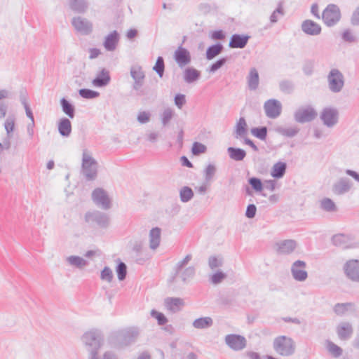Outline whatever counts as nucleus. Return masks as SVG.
<instances>
[{"instance_id":"1","label":"nucleus","mask_w":359,"mask_h":359,"mask_svg":"<svg viewBox=\"0 0 359 359\" xmlns=\"http://www.w3.org/2000/svg\"><path fill=\"white\" fill-rule=\"evenodd\" d=\"M140 334L137 327H130L123 329L114 333L109 338L110 345L116 349H121L134 344Z\"/></svg>"},{"instance_id":"2","label":"nucleus","mask_w":359,"mask_h":359,"mask_svg":"<svg viewBox=\"0 0 359 359\" xmlns=\"http://www.w3.org/2000/svg\"><path fill=\"white\" fill-rule=\"evenodd\" d=\"M81 339L89 353V359L98 355L99 350L102 346L104 341L101 331L98 330H88L82 335Z\"/></svg>"},{"instance_id":"3","label":"nucleus","mask_w":359,"mask_h":359,"mask_svg":"<svg viewBox=\"0 0 359 359\" xmlns=\"http://www.w3.org/2000/svg\"><path fill=\"white\" fill-rule=\"evenodd\" d=\"M98 163L90 151L83 150L81 172L87 180H95L97 176Z\"/></svg>"},{"instance_id":"4","label":"nucleus","mask_w":359,"mask_h":359,"mask_svg":"<svg viewBox=\"0 0 359 359\" xmlns=\"http://www.w3.org/2000/svg\"><path fill=\"white\" fill-rule=\"evenodd\" d=\"M273 348L278 355L290 357L295 353L296 344L291 337L280 335L273 339Z\"/></svg>"},{"instance_id":"5","label":"nucleus","mask_w":359,"mask_h":359,"mask_svg":"<svg viewBox=\"0 0 359 359\" xmlns=\"http://www.w3.org/2000/svg\"><path fill=\"white\" fill-rule=\"evenodd\" d=\"M329 90L333 93H340L344 86V76L343 74L336 68L332 69L327 76Z\"/></svg>"},{"instance_id":"6","label":"nucleus","mask_w":359,"mask_h":359,"mask_svg":"<svg viewBox=\"0 0 359 359\" xmlns=\"http://www.w3.org/2000/svg\"><path fill=\"white\" fill-rule=\"evenodd\" d=\"M85 221L90 224H96L101 229H107L110 224L109 216L98 210L86 212Z\"/></svg>"},{"instance_id":"7","label":"nucleus","mask_w":359,"mask_h":359,"mask_svg":"<svg viewBox=\"0 0 359 359\" xmlns=\"http://www.w3.org/2000/svg\"><path fill=\"white\" fill-rule=\"evenodd\" d=\"M317 116L316 110L311 105L300 107L294 112V119L299 123L311 122Z\"/></svg>"},{"instance_id":"8","label":"nucleus","mask_w":359,"mask_h":359,"mask_svg":"<svg viewBox=\"0 0 359 359\" xmlns=\"http://www.w3.org/2000/svg\"><path fill=\"white\" fill-rule=\"evenodd\" d=\"M320 118L326 127L332 128L339 122V110L334 107H326L323 109Z\"/></svg>"},{"instance_id":"9","label":"nucleus","mask_w":359,"mask_h":359,"mask_svg":"<svg viewBox=\"0 0 359 359\" xmlns=\"http://www.w3.org/2000/svg\"><path fill=\"white\" fill-rule=\"evenodd\" d=\"M130 74L133 80V89L136 91L137 95H143L142 88L144 84L145 74L142 68L139 65H133L130 67Z\"/></svg>"},{"instance_id":"10","label":"nucleus","mask_w":359,"mask_h":359,"mask_svg":"<svg viewBox=\"0 0 359 359\" xmlns=\"http://www.w3.org/2000/svg\"><path fill=\"white\" fill-rule=\"evenodd\" d=\"M340 18L339 8L335 4H329L322 14V19L328 27H332L337 24L339 21Z\"/></svg>"},{"instance_id":"11","label":"nucleus","mask_w":359,"mask_h":359,"mask_svg":"<svg viewBox=\"0 0 359 359\" xmlns=\"http://www.w3.org/2000/svg\"><path fill=\"white\" fill-rule=\"evenodd\" d=\"M343 271L348 280L359 283V259L347 260L343 265Z\"/></svg>"},{"instance_id":"12","label":"nucleus","mask_w":359,"mask_h":359,"mask_svg":"<svg viewBox=\"0 0 359 359\" xmlns=\"http://www.w3.org/2000/svg\"><path fill=\"white\" fill-rule=\"evenodd\" d=\"M306 264L304 261L297 260L291 265V274L292 278L299 282H303L308 278V273L306 270Z\"/></svg>"},{"instance_id":"13","label":"nucleus","mask_w":359,"mask_h":359,"mask_svg":"<svg viewBox=\"0 0 359 359\" xmlns=\"http://www.w3.org/2000/svg\"><path fill=\"white\" fill-rule=\"evenodd\" d=\"M92 198L94 203L103 210H108L111 208L110 199L107 192L101 188H97L93 191Z\"/></svg>"},{"instance_id":"14","label":"nucleus","mask_w":359,"mask_h":359,"mask_svg":"<svg viewBox=\"0 0 359 359\" xmlns=\"http://www.w3.org/2000/svg\"><path fill=\"white\" fill-rule=\"evenodd\" d=\"M225 343L235 351L244 349L247 345V341L244 337L235 334H227L225 337Z\"/></svg>"},{"instance_id":"15","label":"nucleus","mask_w":359,"mask_h":359,"mask_svg":"<svg viewBox=\"0 0 359 359\" xmlns=\"http://www.w3.org/2000/svg\"><path fill=\"white\" fill-rule=\"evenodd\" d=\"M72 25L78 32L83 35H88L93 31L92 22L80 16L73 18Z\"/></svg>"},{"instance_id":"16","label":"nucleus","mask_w":359,"mask_h":359,"mask_svg":"<svg viewBox=\"0 0 359 359\" xmlns=\"http://www.w3.org/2000/svg\"><path fill=\"white\" fill-rule=\"evenodd\" d=\"M264 109L267 117L276 118L278 117L281 113L282 104L278 100L271 99L265 102Z\"/></svg>"},{"instance_id":"17","label":"nucleus","mask_w":359,"mask_h":359,"mask_svg":"<svg viewBox=\"0 0 359 359\" xmlns=\"http://www.w3.org/2000/svg\"><path fill=\"white\" fill-rule=\"evenodd\" d=\"M174 59L180 68L189 65L191 60L189 51L182 46H179L176 49L174 53Z\"/></svg>"},{"instance_id":"18","label":"nucleus","mask_w":359,"mask_h":359,"mask_svg":"<svg viewBox=\"0 0 359 359\" xmlns=\"http://www.w3.org/2000/svg\"><path fill=\"white\" fill-rule=\"evenodd\" d=\"M336 332L339 339L347 340L352 336L353 329L350 323L343 321L337 326Z\"/></svg>"},{"instance_id":"19","label":"nucleus","mask_w":359,"mask_h":359,"mask_svg":"<svg viewBox=\"0 0 359 359\" xmlns=\"http://www.w3.org/2000/svg\"><path fill=\"white\" fill-rule=\"evenodd\" d=\"M276 246L278 254L289 255L296 249L297 243L294 240L288 239L278 242Z\"/></svg>"},{"instance_id":"20","label":"nucleus","mask_w":359,"mask_h":359,"mask_svg":"<svg viewBox=\"0 0 359 359\" xmlns=\"http://www.w3.org/2000/svg\"><path fill=\"white\" fill-rule=\"evenodd\" d=\"M175 276L172 278L173 280L179 278L183 283H187L195 275L196 269L194 266H190L180 269H175Z\"/></svg>"},{"instance_id":"21","label":"nucleus","mask_w":359,"mask_h":359,"mask_svg":"<svg viewBox=\"0 0 359 359\" xmlns=\"http://www.w3.org/2000/svg\"><path fill=\"white\" fill-rule=\"evenodd\" d=\"M111 81V76L109 70L103 68L96 75L92 81V84L98 88L107 86Z\"/></svg>"},{"instance_id":"22","label":"nucleus","mask_w":359,"mask_h":359,"mask_svg":"<svg viewBox=\"0 0 359 359\" xmlns=\"http://www.w3.org/2000/svg\"><path fill=\"white\" fill-rule=\"evenodd\" d=\"M302 30L306 34L317 36L321 32V27L311 20H306L302 23Z\"/></svg>"},{"instance_id":"23","label":"nucleus","mask_w":359,"mask_h":359,"mask_svg":"<svg viewBox=\"0 0 359 359\" xmlns=\"http://www.w3.org/2000/svg\"><path fill=\"white\" fill-rule=\"evenodd\" d=\"M351 181L346 177L339 179L332 187V191L336 195H342L348 192L351 188Z\"/></svg>"},{"instance_id":"24","label":"nucleus","mask_w":359,"mask_h":359,"mask_svg":"<svg viewBox=\"0 0 359 359\" xmlns=\"http://www.w3.org/2000/svg\"><path fill=\"white\" fill-rule=\"evenodd\" d=\"M184 304V300L179 297H167L164 300L165 308L172 313L180 311Z\"/></svg>"},{"instance_id":"25","label":"nucleus","mask_w":359,"mask_h":359,"mask_svg":"<svg viewBox=\"0 0 359 359\" xmlns=\"http://www.w3.org/2000/svg\"><path fill=\"white\" fill-rule=\"evenodd\" d=\"M161 240V229L158 227L152 228L149 233V248L156 250L160 245Z\"/></svg>"},{"instance_id":"26","label":"nucleus","mask_w":359,"mask_h":359,"mask_svg":"<svg viewBox=\"0 0 359 359\" xmlns=\"http://www.w3.org/2000/svg\"><path fill=\"white\" fill-rule=\"evenodd\" d=\"M248 133V127L244 117H240L234 128V137L236 139L244 138Z\"/></svg>"},{"instance_id":"27","label":"nucleus","mask_w":359,"mask_h":359,"mask_svg":"<svg viewBox=\"0 0 359 359\" xmlns=\"http://www.w3.org/2000/svg\"><path fill=\"white\" fill-rule=\"evenodd\" d=\"M332 241L334 245L342 248H350L352 244L351 237L349 235L343 233L333 236Z\"/></svg>"},{"instance_id":"28","label":"nucleus","mask_w":359,"mask_h":359,"mask_svg":"<svg viewBox=\"0 0 359 359\" xmlns=\"http://www.w3.org/2000/svg\"><path fill=\"white\" fill-rule=\"evenodd\" d=\"M65 262L67 265L76 268L78 269H83L88 265V262L81 257L77 255H71L65 258Z\"/></svg>"},{"instance_id":"29","label":"nucleus","mask_w":359,"mask_h":359,"mask_svg":"<svg viewBox=\"0 0 359 359\" xmlns=\"http://www.w3.org/2000/svg\"><path fill=\"white\" fill-rule=\"evenodd\" d=\"M201 77V72L194 67H187L183 72V79L187 83H196Z\"/></svg>"},{"instance_id":"30","label":"nucleus","mask_w":359,"mask_h":359,"mask_svg":"<svg viewBox=\"0 0 359 359\" xmlns=\"http://www.w3.org/2000/svg\"><path fill=\"white\" fill-rule=\"evenodd\" d=\"M118 40V34L114 30L105 37L103 46L107 51H114L116 48Z\"/></svg>"},{"instance_id":"31","label":"nucleus","mask_w":359,"mask_h":359,"mask_svg":"<svg viewBox=\"0 0 359 359\" xmlns=\"http://www.w3.org/2000/svg\"><path fill=\"white\" fill-rule=\"evenodd\" d=\"M250 36L238 34H233L229 46L233 48H243L248 43Z\"/></svg>"},{"instance_id":"32","label":"nucleus","mask_w":359,"mask_h":359,"mask_svg":"<svg viewBox=\"0 0 359 359\" xmlns=\"http://www.w3.org/2000/svg\"><path fill=\"white\" fill-rule=\"evenodd\" d=\"M286 170L287 163L283 161H278L272 166L270 175L275 179H281L284 177Z\"/></svg>"},{"instance_id":"33","label":"nucleus","mask_w":359,"mask_h":359,"mask_svg":"<svg viewBox=\"0 0 359 359\" xmlns=\"http://www.w3.org/2000/svg\"><path fill=\"white\" fill-rule=\"evenodd\" d=\"M247 83L248 88L250 90H255L258 88L259 83V76L258 71L256 68L252 67L250 69L249 74L247 76Z\"/></svg>"},{"instance_id":"34","label":"nucleus","mask_w":359,"mask_h":359,"mask_svg":"<svg viewBox=\"0 0 359 359\" xmlns=\"http://www.w3.org/2000/svg\"><path fill=\"white\" fill-rule=\"evenodd\" d=\"M58 132L65 137H67L72 133V123L67 118H62L58 123Z\"/></svg>"},{"instance_id":"35","label":"nucleus","mask_w":359,"mask_h":359,"mask_svg":"<svg viewBox=\"0 0 359 359\" xmlns=\"http://www.w3.org/2000/svg\"><path fill=\"white\" fill-rule=\"evenodd\" d=\"M325 346L329 354L334 358H339L343 354V349L330 340L325 341Z\"/></svg>"},{"instance_id":"36","label":"nucleus","mask_w":359,"mask_h":359,"mask_svg":"<svg viewBox=\"0 0 359 359\" xmlns=\"http://www.w3.org/2000/svg\"><path fill=\"white\" fill-rule=\"evenodd\" d=\"M192 325L196 329H207L213 325V320L210 317H201L196 319Z\"/></svg>"},{"instance_id":"37","label":"nucleus","mask_w":359,"mask_h":359,"mask_svg":"<svg viewBox=\"0 0 359 359\" xmlns=\"http://www.w3.org/2000/svg\"><path fill=\"white\" fill-rule=\"evenodd\" d=\"M227 151L229 157L236 161L243 160L246 156L245 151L240 148L229 147Z\"/></svg>"},{"instance_id":"38","label":"nucleus","mask_w":359,"mask_h":359,"mask_svg":"<svg viewBox=\"0 0 359 359\" xmlns=\"http://www.w3.org/2000/svg\"><path fill=\"white\" fill-rule=\"evenodd\" d=\"M223 48V46L219 43L208 47L205 54L207 60H210L215 58L222 52Z\"/></svg>"},{"instance_id":"39","label":"nucleus","mask_w":359,"mask_h":359,"mask_svg":"<svg viewBox=\"0 0 359 359\" xmlns=\"http://www.w3.org/2000/svg\"><path fill=\"white\" fill-rule=\"evenodd\" d=\"M69 6L72 10L76 13H84L88 7L85 0H70Z\"/></svg>"},{"instance_id":"40","label":"nucleus","mask_w":359,"mask_h":359,"mask_svg":"<svg viewBox=\"0 0 359 359\" xmlns=\"http://www.w3.org/2000/svg\"><path fill=\"white\" fill-rule=\"evenodd\" d=\"M60 104L62 111L70 118H73L75 115V109L73 104H72L65 98H62L60 100Z\"/></svg>"},{"instance_id":"41","label":"nucleus","mask_w":359,"mask_h":359,"mask_svg":"<svg viewBox=\"0 0 359 359\" xmlns=\"http://www.w3.org/2000/svg\"><path fill=\"white\" fill-rule=\"evenodd\" d=\"M276 132L283 136L287 137H293L297 135L299 131L297 126H292L288 128L278 127L276 129Z\"/></svg>"},{"instance_id":"42","label":"nucleus","mask_w":359,"mask_h":359,"mask_svg":"<svg viewBox=\"0 0 359 359\" xmlns=\"http://www.w3.org/2000/svg\"><path fill=\"white\" fill-rule=\"evenodd\" d=\"M15 118L14 116H8L5 121L4 128L8 139H11L13 137V133L15 130Z\"/></svg>"},{"instance_id":"43","label":"nucleus","mask_w":359,"mask_h":359,"mask_svg":"<svg viewBox=\"0 0 359 359\" xmlns=\"http://www.w3.org/2000/svg\"><path fill=\"white\" fill-rule=\"evenodd\" d=\"M352 303H338L334 306V311L337 316H344L353 307Z\"/></svg>"},{"instance_id":"44","label":"nucleus","mask_w":359,"mask_h":359,"mask_svg":"<svg viewBox=\"0 0 359 359\" xmlns=\"http://www.w3.org/2000/svg\"><path fill=\"white\" fill-rule=\"evenodd\" d=\"M194 197V192L189 187H183L180 191V198L182 202L187 203Z\"/></svg>"},{"instance_id":"45","label":"nucleus","mask_w":359,"mask_h":359,"mask_svg":"<svg viewBox=\"0 0 359 359\" xmlns=\"http://www.w3.org/2000/svg\"><path fill=\"white\" fill-rule=\"evenodd\" d=\"M174 116V110L170 107H168L163 110L161 114V123L163 126L168 124L170 120Z\"/></svg>"},{"instance_id":"46","label":"nucleus","mask_w":359,"mask_h":359,"mask_svg":"<svg viewBox=\"0 0 359 359\" xmlns=\"http://www.w3.org/2000/svg\"><path fill=\"white\" fill-rule=\"evenodd\" d=\"M279 88L283 93L290 94L292 93L294 85L293 82L290 80H283L279 83Z\"/></svg>"},{"instance_id":"47","label":"nucleus","mask_w":359,"mask_h":359,"mask_svg":"<svg viewBox=\"0 0 359 359\" xmlns=\"http://www.w3.org/2000/svg\"><path fill=\"white\" fill-rule=\"evenodd\" d=\"M320 208L327 212H334L337 210L334 203L328 198H325L320 201Z\"/></svg>"},{"instance_id":"48","label":"nucleus","mask_w":359,"mask_h":359,"mask_svg":"<svg viewBox=\"0 0 359 359\" xmlns=\"http://www.w3.org/2000/svg\"><path fill=\"white\" fill-rule=\"evenodd\" d=\"M251 133L259 140H265L267 136V128L265 126L253 128L251 129Z\"/></svg>"},{"instance_id":"49","label":"nucleus","mask_w":359,"mask_h":359,"mask_svg":"<svg viewBox=\"0 0 359 359\" xmlns=\"http://www.w3.org/2000/svg\"><path fill=\"white\" fill-rule=\"evenodd\" d=\"M217 172L216 166L213 164H209L204 170V177L206 182H210L212 180L215 173Z\"/></svg>"},{"instance_id":"50","label":"nucleus","mask_w":359,"mask_h":359,"mask_svg":"<svg viewBox=\"0 0 359 359\" xmlns=\"http://www.w3.org/2000/svg\"><path fill=\"white\" fill-rule=\"evenodd\" d=\"M284 10L282 6V4L280 3L278 6V8L271 13L270 16V22L271 23H276L278 21L280 17L284 15Z\"/></svg>"},{"instance_id":"51","label":"nucleus","mask_w":359,"mask_h":359,"mask_svg":"<svg viewBox=\"0 0 359 359\" xmlns=\"http://www.w3.org/2000/svg\"><path fill=\"white\" fill-rule=\"evenodd\" d=\"M116 272L119 280H123L127 274V266L123 262H119L117 266L116 267Z\"/></svg>"},{"instance_id":"52","label":"nucleus","mask_w":359,"mask_h":359,"mask_svg":"<svg viewBox=\"0 0 359 359\" xmlns=\"http://www.w3.org/2000/svg\"><path fill=\"white\" fill-rule=\"evenodd\" d=\"M113 278L112 270L108 266H104L100 273V279L109 283L112 281Z\"/></svg>"},{"instance_id":"53","label":"nucleus","mask_w":359,"mask_h":359,"mask_svg":"<svg viewBox=\"0 0 359 359\" xmlns=\"http://www.w3.org/2000/svg\"><path fill=\"white\" fill-rule=\"evenodd\" d=\"M79 93L82 97L86 99H93L100 95L98 92L86 88L80 89Z\"/></svg>"},{"instance_id":"54","label":"nucleus","mask_w":359,"mask_h":359,"mask_svg":"<svg viewBox=\"0 0 359 359\" xmlns=\"http://www.w3.org/2000/svg\"><path fill=\"white\" fill-rule=\"evenodd\" d=\"M164 60L162 57H158L156 60V64L153 67V69L158 74L160 77H162L164 73Z\"/></svg>"},{"instance_id":"55","label":"nucleus","mask_w":359,"mask_h":359,"mask_svg":"<svg viewBox=\"0 0 359 359\" xmlns=\"http://www.w3.org/2000/svg\"><path fill=\"white\" fill-rule=\"evenodd\" d=\"M222 264H223V260H222V258H221V257L211 256L208 259V266L212 270L222 266Z\"/></svg>"},{"instance_id":"56","label":"nucleus","mask_w":359,"mask_h":359,"mask_svg":"<svg viewBox=\"0 0 359 359\" xmlns=\"http://www.w3.org/2000/svg\"><path fill=\"white\" fill-rule=\"evenodd\" d=\"M248 182L255 191L260 192L262 191L263 184L260 179L257 177H251L248 180Z\"/></svg>"},{"instance_id":"57","label":"nucleus","mask_w":359,"mask_h":359,"mask_svg":"<svg viewBox=\"0 0 359 359\" xmlns=\"http://www.w3.org/2000/svg\"><path fill=\"white\" fill-rule=\"evenodd\" d=\"M151 316L157 320L159 325H164L168 322V319L164 316V314H163L162 313H160L154 309L151 310Z\"/></svg>"},{"instance_id":"58","label":"nucleus","mask_w":359,"mask_h":359,"mask_svg":"<svg viewBox=\"0 0 359 359\" xmlns=\"http://www.w3.org/2000/svg\"><path fill=\"white\" fill-rule=\"evenodd\" d=\"M206 149L207 148L203 144L195 142L193 144L191 151L194 155L197 156L205 153Z\"/></svg>"},{"instance_id":"59","label":"nucleus","mask_w":359,"mask_h":359,"mask_svg":"<svg viewBox=\"0 0 359 359\" xmlns=\"http://www.w3.org/2000/svg\"><path fill=\"white\" fill-rule=\"evenodd\" d=\"M226 275L222 271H217L212 274L210 277V281L212 284L217 285L220 283L224 279H225Z\"/></svg>"},{"instance_id":"60","label":"nucleus","mask_w":359,"mask_h":359,"mask_svg":"<svg viewBox=\"0 0 359 359\" xmlns=\"http://www.w3.org/2000/svg\"><path fill=\"white\" fill-rule=\"evenodd\" d=\"M342 39L344 41L353 43L357 41L356 36L350 29H346L342 33Z\"/></svg>"},{"instance_id":"61","label":"nucleus","mask_w":359,"mask_h":359,"mask_svg":"<svg viewBox=\"0 0 359 359\" xmlns=\"http://www.w3.org/2000/svg\"><path fill=\"white\" fill-rule=\"evenodd\" d=\"M226 62V58L222 57L219 59L215 63L210 67V72H215L219 68H221Z\"/></svg>"},{"instance_id":"62","label":"nucleus","mask_w":359,"mask_h":359,"mask_svg":"<svg viewBox=\"0 0 359 359\" xmlns=\"http://www.w3.org/2000/svg\"><path fill=\"white\" fill-rule=\"evenodd\" d=\"M91 359H118V356L112 351H107L102 354L101 358L98 355Z\"/></svg>"},{"instance_id":"63","label":"nucleus","mask_w":359,"mask_h":359,"mask_svg":"<svg viewBox=\"0 0 359 359\" xmlns=\"http://www.w3.org/2000/svg\"><path fill=\"white\" fill-rule=\"evenodd\" d=\"M151 114L148 111H141L137 115V121L139 123L144 124L147 123L150 120Z\"/></svg>"},{"instance_id":"64","label":"nucleus","mask_w":359,"mask_h":359,"mask_svg":"<svg viewBox=\"0 0 359 359\" xmlns=\"http://www.w3.org/2000/svg\"><path fill=\"white\" fill-rule=\"evenodd\" d=\"M175 104L178 109H182L183 105L186 103L185 95L183 94H177L174 99Z\"/></svg>"}]
</instances>
